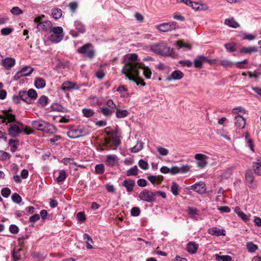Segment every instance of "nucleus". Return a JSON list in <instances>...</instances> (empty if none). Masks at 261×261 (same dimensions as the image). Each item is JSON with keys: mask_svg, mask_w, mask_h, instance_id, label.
Listing matches in <instances>:
<instances>
[{"mask_svg": "<svg viewBox=\"0 0 261 261\" xmlns=\"http://www.w3.org/2000/svg\"><path fill=\"white\" fill-rule=\"evenodd\" d=\"M138 55L136 54H127L124 56V66L122 69V73L129 80L134 81L137 85L144 86L145 83L139 77V68Z\"/></svg>", "mask_w": 261, "mask_h": 261, "instance_id": "1", "label": "nucleus"}, {"mask_svg": "<svg viewBox=\"0 0 261 261\" xmlns=\"http://www.w3.org/2000/svg\"><path fill=\"white\" fill-rule=\"evenodd\" d=\"M149 47L152 52L163 56H170L172 52V49L163 42L151 44Z\"/></svg>", "mask_w": 261, "mask_h": 261, "instance_id": "2", "label": "nucleus"}, {"mask_svg": "<svg viewBox=\"0 0 261 261\" xmlns=\"http://www.w3.org/2000/svg\"><path fill=\"white\" fill-rule=\"evenodd\" d=\"M32 125L33 128L40 131L47 133H53L55 130V127L49 122L42 119L35 120L32 121Z\"/></svg>", "mask_w": 261, "mask_h": 261, "instance_id": "3", "label": "nucleus"}, {"mask_svg": "<svg viewBox=\"0 0 261 261\" xmlns=\"http://www.w3.org/2000/svg\"><path fill=\"white\" fill-rule=\"evenodd\" d=\"M52 33L49 37V40L54 43H58L63 38V30L61 27H53L50 30Z\"/></svg>", "mask_w": 261, "mask_h": 261, "instance_id": "4", "label": "nucleus"}, {"mask_svg": "<svg viewBox=\"0 0 261 261\" xmlns=\"http://www.w3.org/2000/svg\"><path fill=\"white\" fill-rule=\"evenodd\" d=\"M24 129L23 124L17 122L16 123H12L10 125L8 131L9 135L12 137H16Z\"/></svg>", "mask_w": 261, "mask_h": 261, "instance_id": "5", "label": "nucleus"}, {"mask_svg": "<svg viewBox=\"0 0 261 261\" xmlns=\"http://www.w3.org/2000/svg\"><path fill=\"white\" fill-rule=\"evenodd\" d=\"M77 51L81 54L86 55L90 59H92L95 54L92 44L89 43L85 44L83 46L79 48Z\"/></svg>", "mask_w": 261, "mask_h": 261, "instance_id": "6", "label": "nucleus"}, {"mask_svg": "<svg viewBox=\"0 0 261 261\" xmlns=\"http://www.w3.org/2000/svg\"><path fill=\"white\" fill-rule=\"evenodd\" d=\"M139 198L141 200L152 202L155 200V193L148 190H144L139 194Z\"/></svg>", "mask_w": 261, "mask_h": 261, "instance_id": "7", "label": "nucleus"}, {"mask_svg": "<svg viewBox=\"0 0 261 261\" xmlns=\"http://www.w3.org/2000/svg\"><path fill=\"white\" fill-rule=\"evenodd\" d=\"M33 71V68L30 66H25L16 73L13 77L14 80L17 81L21 77L29 76Z\"/></svg>", "mask_w": 261, "mask_h": 261, "instance_id": "8", "label": "nucleus"}, {"mask_svg": "<svg viewBox=\"0 0 261 261\" xmlns=\"http://www.w3.org/2000/svg\"><path fill=\"white\" fill-rule=\"evenodd\" d=\"M75 30H71L70 31V34L73 37H77L79 36V34H83L85 32L86 29L84 24L80 21H75L74 22Z\"/></svg>", "mask_w": 261, "mask_h": 261, "instance_id": "9", "label": "nucleus"}, {"mask_svg": "<svg viewBox=\"0 0 261 261\" xmlns=\"http://www.w3.org/2000/svg\"><path fill=\"white\" fill-rule=\"evenodd\" d=\"M204 63H208L212 64L215 63V60H210L203 56H198L194 61V65L196 68H201Z\"/></svg>", "mask_w": 261, "mask_h": 261, "instance_id": "10", "label": "nucleus"}, {"mask_svg": "<svg viewBox=\"0 0 261 261\" xmlns=\"http://www.w3.org/2000/svg\"><path fill=\"white\" fill-rule=\"evenodd\" d=\"M177 27V23L174 21L163 23L158 25L157 28L160 32H166L175 30Z\"/></svg>", "mask_w": 261, "mask_h": 261, "instance_id": "11", "label": "nucleus"}, {"mask_svg": "<svg viewBox=\"0 0 261 261\" xmlns=\"http://www.w3.org/2000/svg\"><path fill=\"white\" fill-rule=\"evenodd\" d=\"M195 159L197 161V165L200 168H204L207 164L208 157L205 154L197 153L195 155Z\"/></svg>", "mask_w": 261, "mask_h": 261, "instance_id": "12", "label": "nucleus"}, {"mask_svg": "<svg viewBox=\"0 0 261 261\" xmlns=\"http://www.w3.org/2000/svg\"><path fill=\"white\" fill-rule=\"evenodd\" d=\"M16 61L14 58L7 57L2 60L1 65L6 70H9L15 65Z\"/></svg>", "mask_w": 261, "mask_h": 261, "instance_id": "13", "label": "nucleus"}, {"mask_svg": "<svg viewBox=\"0 0 261 261\" xmlns=\"http://www.w3.org/2000/svg\"><path fill=\"white\" fill-rule=\"evenodd\" d=\"M190 189L200 194H202L205 192L206 187L203 182L200 181L191 186Z\"/></svg>", "mask_w": 261, "mask_h": 261, "instance_id": "14", "label": "nucleus"}, {"mask_svg": "<svg viewBox=\"0 0 261 261\" xmlns=\"http://www.w3.org/2000/svg\"><path fill=\"white\" fill-rule=\"evenodd\" d=\"M80 87L75 83L66 81L63 83L61 86V89L64 91L71 90H79Z\"/></svg>", "mask_w": 261, "mask_h": 261, "instance_id": "15", "label": "nucleus"}, {"mask_svg": "<svg viewBox=\"0 0 261 261\" xmlns=\"http://www.w3.org/2000/svg\"><path fill=\"white\" fill-rule=\"evenodd\" d=\"M122 186L125 188L128 193H130L134 190L135 181L134 180L127 178L123 181Z\"/></svg>", "mask_w": 261, "mask_h": 261, "instance_id": "16", "label": "nucleus"}, {"mask_svg": "<svg viewBox=\"0 0 261 261\" xmlns=\"http://www.w3.org/2000/svg\"><path fill=\"white\" fill-rule=\"evenodd\" d=\"M51 25V22L49 20H46L37 24V28L40 31L46 32L52 28Z\"/></svg>", "mask_w": 261, "mask_h": 261, "instance_id": "17", "label": "nucleus"}, {"mask_svg": "<svg viewBox=\"0 0 261 261\" xmlns=\"http://www.w3.org/2000/svg\"><path fill=\"white\" fill-rule=\"evenodd\" d=\"M4 113L5 115H0L2 123L6 122V120L9 123L15 122V116L14 115L9 113L7 111L5 112Z\"/></svg>", "mask_w": 261, "mask_h": 261, "instance_id": "18", "label": "nucleus"}, {"mask_svg": "<svg viewBox=\"0 0 261 261\" xmlns=\"http://www.w3.org/2000/svg\"><path fill=\"white\" fill-rule=\"evenodd\" d=\"M183 76L184 74L181 71L179 70H176L172 72L171 75L166 77V80L168 81H171L172 80H179L181 79Z\"/></svg>", "mask_w": 261, "mask_h": 261, "instance_id": "19", "label": "nucleus"}, {"mask_svg": "<svg viewBox=\"0 0 261 261\" xmlns=\"http://www.w3.org/2000/svg\"><path fill=\"white\" fill-rule=\"evenodd\" d=\"M209 234L216 236H225V231L223 229H219L216 227L210 228L207 230Z\"/></svg>", "mask_w": 261, "mask_h": 261, "instance_id": "20", "label": "nucleus"}, {"mask_svg": "<svg viewBox=\"0 0 261 261\" xmlns=\"http://www.w3.org/2000/svg\"><path fill=\"white\" fill-rule=\"evenodd\" d=\"M246 124V119L242 116L238 115L234 117V125L239 128H243Z\"/></svg>", "mask_w": 261, "mask_h": 261, "instance_id": "21", "label": "nucleus"}, {"mask_svg": "<svg viewBox=\"0 0 261 261\" xmlns=\"http://www.w3.org/2000/svg\"><path fill=\"white\" fill-rule=\"evenodd\" d=\"M199 245L194 242H190L187 245V250L191 254H194L198 249Z\"/></svg>", "mask_w": 261, "mask_h": 261, "instance_id": "22", "label": "nucleus"}, {"mask_svg": "<svg viewBox=\"0 0 261 261\" xmlns=\"http://www.w3.org/2000/svg\"><path fill=\"white\" fill-rule=\"evenodd\" d=\"M252 167L254 173L258 176H261V160L259 159L253 162Z\"/></svg>", "mask_w": 261, "mask_h": 261, "instance_id": "23", "label": "nucleus"}, {"mask_svg": "<svg viewBox=\"0 0 261 261\" xmlns=\"http://www.w3.org/2000/svg\"><path fill=\"white\" fill-rule=\"evenodd\" d=\"M138 64L140 65L141 67L140 69H142L143 70V75L146 79H150L152 74V72L150 69L147 66H145L144 64L138 62Z\"/></svg>", "mask_w": 261, "mask_h": 261, "instance_id": "24", "label": "nucleus"}, {"mask_svg": "<svg viewBox=\"0 0 261 261\" xmlns=\"http://www.w3.org/2000/svg\"><path fill=\"white\" fill-rule=\"evenodd\" d=\"M100 112L106 117H110L114 113L115 110L107 107H102L100 108Z\"/></svg>", "mask_w": 261, "mask_h": 261, "instance_id": "25", "label": "nucleus"}, {"mask_svg": "<svg viewBox=\"0 0 261 261\" xmlns=\"http://www.w3.org/2000/svg\"><path fill=\"white\" fill-rule=\"evenodd\" d=\"M117 156L115 154L108 155L106 156V163L109 166H113L116 164Z\"/></svg>", "mask_w": 261, "mask_h": 261, "instance_id": "26", "label": "nucleus"}, {"mask_svg": "<svg viewBox=\"0 0 261 261\" xmlns=\"http://www.w3.org/2000/svg\"><path fill=\"white\" fill-rule=\"evenodd\" d=\"M34 84L36 88L42 89L45 87L46 82L42 78L37 77L35 81Z\"/></svg>", "mask_w": 261, "mask_h": 261, "instance_id": "27", "label": "nucleus"}, {"mask_svg": "<svg viewBox=\"0 0 261 261\" xmlns=\"http://www.w3.org/2000/svg\"><path fill=\"white\" fill-rule=\"evenodd\" d=\"M257 50V48L255 46H249V47H244L240 49V53L247 54H251L252 53L256 52Z\"/></svg>", "mask_w": 261, "mask_h": 261, "instance_id": "28", "label": "nucleus"}, {"mask_svg": "<svg viewBox=\"0 0 261 261\" xmlns=\"http://www.w3.org/2000/svg\"><path fill=\"white\" fill-rule=\"evenodd\" d=\"M224 23L233 28H237L239 27V24L233 18L226 19Z\"/></svg>", "mask_w": 261, "mask_h": 261, "instance_id": "29", "label": "nucleus"}, {"mask_svg": "<svg viewBox=\"0 0 261 261\" xmlns=\"http://www.w3.org/2000/svg\"><path fill=\"white\" fill-rule=\"evenodd\" d=\"M139 169L136 165H135L126 171V175L127 176H137Z\"/></svg>", "mask_w": 261, "mask_h": 261, "instance_id": "30", "label": "nucleus"}, {"mask_svg": "<svg viewBox=\"0 0 261 261\" xmlns=\"http://www.w3.org/2000/svg\"><path fill=\"white\" fill-rule=\"evenodd\" d=\"M83 239L86 243V247L89 249H91L93 247L91 243H93V241L91 237L87 233L83 234Z\"/></svg>", "mask_w": 261, "mask_h": 261, "instance_id": "31", "label": "nucleus"}, {"mask_svg": "<svg viewBox=\"0 0 261 261\" xmlns=\"http://www.w3.org/2000/svg\"><path fill=\"white\" fill-rule=\"evenodd\" d=\"M78 129H72L67 133L68 137L71 139H75L80 137V134Z\"/></svg>", "mask_w": 261, "mask_h": 261, "instance_id": "32", "label": "nucleus"}, {"mask_svg": "<svg viewBox=\"0 0 261 261\" xmlns=\"http://www.w3.org/2000/svg\"><path fill=\"white\" fill-rule=\"evenodd\" d=\"M245 179L246 182L249 184V186L250 187L252 186V183L254 180V176L250 171L246 172L245 174Z\"/></svg>", "mask_w": 261, "mask_h": 261, "instance_id": "33", "label": "nucleus"}, {"mask_svg": "<svg viewBox=\"0 0 261 261\" xmlns=\"http://www.w3.org/2000/svg\"><path fill=\"white\" fill-rule=\"evenodd\" d=\"M19 97L28 103H31L32 100L29 97L28 93L25 91H20L19 93Z\"/></svg>", "mask_w": 261, "mask_h": 261, "instance_id": "34", "label": "nucleus"}, {"mask_svg": "<svg viewBox=\"0 0 261 261\" xmlns=\"http://www.w3.org/2000/svg\"><path fill=\"white\" fill-rule=\"evenodd\" d=\"M128 113L126 110L117 109L116 112V116L118 118H123L127 116Z\"/></svg>", "mask_w": 261, "mask_h": 261, "instance_id": "35", "label": "nucleus"}, {"mask_svg": "<svg viewBox=\"0 0 261 261\" xmlns=\"http://www.w3.org/2000/svg\"><path fill=\"white\" fill-rule=\"evenodd\" d=\"M144 143L141 141H138L136 145L131 148V151L133 153H137L143 148Z\"/></svg>", "mask_w": 261, "mask_h": 261, "instance_id": "36", "label": "nucleus"}, {"mask_svg": "<svg viewBox=\"0 0 261 261\" xmlns=\"http://www.w3.org/2000/svg\"><path fill=\"white\" fill-rule=\"evenodd\" d=\"M51 14L53 15V17L55 19H58L61 17L62 15V11L60 9L54 8L52 9Z\"/></svg>", "mask_w": 261, "mask_h": 261, "instance_id": "37", "label": "nucleus"}, {"mask_svg": "<svg viewBox=\"0 0 261 261\" xmlns=\"http://www.w3.org/2000/svg\"><path fill=\"white\" fill-rule=\"evenodd\" d=\"M117 133L118 132L115 134L112 135L111 138V140L116 146V147L114 148L115 149H116L117 146L120 145L121 144L120 136L117 135Z\"/></svg>", "mask_w": 261, "mask_h": 261, "instance_id": "38", "label": "nucleus"}, {"mask_svg": "<svg viewBox=\"0 0 261 261\" xmlns=\"http://www.w3.org/2000/svg\"><path fill=\"white\" fill-rule=\"evenodd\" d=\"M179 186L175 182H172L171 187V192L174 196H177L179 194Z\"/></svg>", "mask_w": 261, "mask_h": 261, "instance_id": "39", "label": "nucleus"}, {"mask_svg": "<svg viewBox=\"0 0 261 261\" xmlns=\"http://www.w3.org/2000/svg\"><path fill=\"white\" fill-rule=\"evenodd\" d=\"M248 63V60L245 59L242 61L237 62L233 63V65H235L238 68L240 69H246L247 66L245 65Z\"/></svg>", "mask_w": 261, "mask_h": 261, "instance_id": "40", "label": "nucleus"}, {"mask_svg": "<svg viewBox=\"0 0 261 261\" xmlns=\"http://www.w3.org/2000/svg\"><path fill=\"white\" fill-rule=\"evenodd\" d=\"M217 261H230L231 257L229 255H219L218 254L215 255Z\"/></svg>", "mask_w": 261, "mask_h": 261, "instance_id": "41", "label": "nucleus"}, {"mask_svg": "<svg viewBox=\"0 0 261 261\" xmlns=\"http://www.w3.org/2000/svg\"><path fill=\"white\" fill-rule=\"evenodd\" d=\"M67 177V174L65 171L62 170L59 172V175L57 178L58 182H61L65 180Z\"/></svg>", "mask_w": 261, "mask_h": 261, "instance_id": "42", "label": "nucleus"}, {"mask_svg": "<svg viewBox=\"0 0 261 261\" xmlns=\"http://www.w3.org/2000/svg\"><path fill=\"white\" fill-rule=\"evenodd\" d=\"M191 169V167L188 164L178 167V173L184 174L188 172Z\"/></svg>", "mask_w": 261, "mask_h": 261, "instance_id": "43", "label": "nucleus"}, {"mask_svg": "<svg viewBox=\"0 0 261 261\" xmlns=\"http://www.w3.org/2000/svg\"><path fill=\"white\" fill-rule=\"evenodd\" d=\"M8 143L10 146L12 147L11 151L13 152L15 151L18 144V140L10 139Z\"/></svg>", "mask_w": 261, "mask_h": 261, "instance_id": "44", "label": "nucleus"}, {"mask_svg": "<svg viewBox=\"0 0 261 261\" xmlns=\"http://www.w3.org/2000/svg\"><path fill=\"white\" fill-rule=\"evenodd\" d=\"M38 102L41 107H45L48 103V98L45 96H41L38 99Z\"/></svg>", "mask_w": 261, "mask_h": 261, "instance_id": "45", "label": "nucleus"}, {"mask_svg": "<svg viewBox=\"0 0 261 261\" xmlns=\"http://www.w3.org/2000/svg\"><path fill=\"white\" fill-rule=\"evenodd\" d=\"M246 246L249 252H254L257 249V246L252 242L247 243Z\"/></svg>", "mask_w": 261, "mask_h": 261, "instance_id": "46", "label": "nucleus"}, {"mask_svg": "<svg viewBox=\"0 0 261 261\" xmlns=\"http://www.w3.org/2000/svg\"><path fill=\"white\" fill-rule=\"evenodd\" d=\"M22 251L21 249H19L17 250H14L12 252V257L13 258L14 261H18L20 259L21 255L20 252Z\"/></svg>", "mask_w": 261, "mask_h": 261, "instance_id": "47", "label": "nucleus"}, {"mask_svg": "<svg viewBox=\"0 0 261 261\" xmlns=\"http://www.w3.org/2000/svg\"><path fill=\"white\" fill-rule=\"evenodd\" d=\"M82 112L84 116L86 117H90L94 114L93 110L90 109H83Z\"/></svg>", "mask_w": 261, "mask_h": 261, "instance_id": "48", "label": "nucleus"}, {"mask_svg": "<svg viewBox=\"0 0 261 261\" xmlns=\"http://www.w3.org/2000/svg\"><path fill=\"white\" fill-rule=\"evenodd\" d=\"M10 158V154L3 150H0V160L6 161Z\"/></svg>", "mask_w": 261, "mask_h": 261, "instance_id": "49", "label": "nucleus"}, {"mask_svg": "<svg viewBox=\"0 0 261 261\" xmlns=\"http://www.w3.org/2000/svg\"><path fill=\"white\" fill-rule=\"evenodd\" d=\"M139 167L143 170H147L149 168L148 163L144 160H140L138 162Z\"/></svg>", "mask_w": 261, "mask_h": 261, "instance_id": "50", "label": "nucleus"}, {"mask_svg": "<svg viewBox=\"0 0 261 261\" xmlns=\"http://www.w3.org/2000/svg\"><path fill=\"white\" fill-rule=\"evenodd\" d=\"M232 174V170L231 169H227L225 170L221 175L222 179H228L230 177Z\"/></svg>", "mask_w": 261, "mask_h": 261, "instance_id": "51", "label": "nucleus"}, {"mask_svg": "<svg viewBox=\"0 0 261 261\" xmlns=\"http://www.w3.org/2000/svg\"><path fill=\"white\" fill-rule=\"evenodd\" d=\"M95 171L97 174H102L105 171V167L103 164L96 165L95 167Z\"/></svg>", "mask_w": 261, "mask_h": 261, "instance_id": "52", "label": "nucleus"}, {"mask_svg": "<svg viewBox=\"0 0 261 261\" xmlns=\"http://www.w3.org/2000/svg\"><path fill=\"white\" fill-rule=\"evenodd\" d=\"M11 198L12 201L16 203H20L22 200L21 197L17 193H14L12 196Z\"/></svg>", "mask_w": 261, "mask_h": 261, "instance_id": "53", "label": "nucleus"}, {"mask_svg": "<svg viewBox=\"0 0 261 261\" xmlns=\"http://www.w3.org/2000/svg\"><path fill=\"white\" fill-rule=\"evenodd\" d=\"M11 13L15 15L22 14L23 11L18 7H14L11 10Z\"/></svg>", "mask_w": 261, "mask_h": 261, "instance_id": "54", "label": "nucleus"}, {"mask_svg": "<svg viewBox=\"0 0 261 261\" xmlns=\"http://www.w3.org/2000/svg\"><path fill=\"white\" fill-rule=\"evenodd\" d=\"M219 64L224 67H230L233 65V62L228 60H223L220 61Z\"/></svg>", "mask_w": 261, "mask_h": 261, "instance_id": "55", "label": "nucleus"}, {"mask_svg": "<svg viewBox=\"0 0 261 261\" xmlns=\"http://www.w3.org/2000/svg\"><path fill=\"white\" fill-rule=\"evenodd\" d=\"M224 46L228 52H232L235 50L236 45L233 43H226Z\"/></svg>", "mask_w": 261, "mask_h": 261, "instance_id": "56", "label": "nucleus"}, {"mask_svg": "<svg viewBox=\"0 0 261 261\" xmlns=\"http://www.w3.org/2000/svg\"><path fill=\"white\" fill-rule=\"evenodd\" d=\"M127 91V88L123 85L119 86L117 89V91L119 92L121 96H125L124 93Z\"/></svg>", "mask_w": 261, "mask_h": 261, "instance_id": "57", "label": "nucleus"}, {"mask_svg": "<svg viewBox=\"0 0 261 261\" xmlns=\"http://www.w3.org/2000/svg\"><path fill=\"white\" fill-rule=\"evenodd\" d=\"M28 94L29 95V97L30 99H36L37 97V93L36 91L33 89H30L28 92Z\"/></svg>", "mask_w": 261, "mask_h": 261, "instance_id": "58", "label": "nucleus"}, {"mask_svg": "<svg viewBox=\"0 0 261 261\" xmlns=\"http://www.w3.org/2000/svg\"><path fill=\"white\" fill-rule=\"evenodd\" d=\"M131 215L134 217H137L140 214V208L138 207H133L131 210Z\"/></svg>", "mask_w": 261, "mask_h": 261, "instance_id": "59", "label": "nucleus"}, {"mask_svg": "<svg viewBox=\"0 0 261 261\" xmlns=\"http://www.w3.org/2000/svg\"><path fill=\"white\" fill-rule=\"evenodd\" d=\"M1 194L4 197H8L11 194V190L8 188H3L1 191Z\"/></svg>", "mask_w": 261, "mask_h": 261, "instance_id": "60", "label": "nucleus"}, {"mask_svg": "<svg viewBox=\"0 0 261 261\" xmlns=\"http://www.w3.org/2000/svg\"><path fill=\"white\" fill-rule=\"evenodd\" d=\"M107 107L110 108L114 110H115L116 109V105L114 103L113 100L112 99H109L106 102Z\"/></svg>", "mask_w": 261, "mask_h": 261, "instance_id": "61", "label": "nucleus"}, {"mask_svg": "<svg viewBox=\"0 0 261 261\" xmlns=\"http://www.w3.org/2000/svg\"><path fill=\"white\" fill-rule=\"evenodd\" d=\"M157 150L159 153L162 155H167L168 154V150L162 147H159L157 148Z\"/></svg>", "mask_w": 261, "mask_h": 261, "instance_id": "62", "label": "nucleus"}, {"mask_svg": "<svg viewBox=\"0 0 261 261\" xmlns=\"http://www.w3.org/2000/svg\"><path fill=\"white\" fill-rule=\"evenodd\" d=\"M13 31V29L10 28H5L1 30V33L3 35H8Z\"/></svg>", "mask_w": 261, "mask_h": 261, "instance_id": "63", "label": "nucleus"}, {"mask_svg": "<svg viewBox=\"0 0 261 261\" xmlns=\"http://www.w3.org/2000/svg\"><path fill=\"white\" fill-rule=\"evenodd\" d=\"M40 216L38 214H35L31 216L29 218V221L32 223H35L40 219Z\"/></svg>", "mask_w": 261, "mask_h": 261, "instance_id": "64", "label": "nucleus"}]
</instances>
